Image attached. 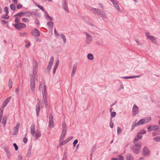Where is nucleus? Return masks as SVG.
I'll list each match as a JSON object with an SVG mask.
<instances>
[{"mask_svg":"<svg viewBox=\"0 0 160 160\" xmlns=\"http://www.w3.org/2000/svg\"><path fill=\"white\" fill-rule=\"evenodd\" d=\"M92 11L95 14L103 18H106L107 16L105 12L102 9H98L93 8H91Z\"/></svg>","mask_w":160,"mask_h":160,"instance_id":"1","label":"nucleus"},{"mask_svg":"<svg viewBox=\"0 0 160 160\" xmlns=\"http://www.w3.org/2000/svg\"><path fill=\"white\" fill-rule=\"evenodd\" d=\"M145 123V120L143 119H141L137 122L135 123H133L132 125V128L131 131H132L134 129L135 127H137L138 126L141 125Z\"/></svg>","mask_w":160,"mask_h":160,"instance_id":"2","label":"nucleus"},{"mask_svg":"<svg viewBox=\"0 0 160 160\" xmlns=\"http://www.w3.org/2000/svg\"><path fill=\"white\" fill-rule=\"evenodd\" d=\"M54 60V58L52 57L49 60V61L48 65L47 68V72L48 74H50V70L53 64Z\"/></svg>","mask_w":160,"mask_h":160,"instance_id":"3","label":"nucleus"},{"mask_svg":"<svg viewBox=\"0 0 160 160\" xmlns=\"http://www.w3.org/2000/svg\"><path fill=\"white\" fill-rule=\"evenodd\" d=\"M31 89L32 91H34L35 87V78L32 76H30Z\"/></svg>","mask_w":160,"mask_h":160,"instance_id":"4","label":"nucleus"},{"mask_svg":"<svg viewBox=\"0 0 160 160\" xmlns=\"http://www.w3.org/2000/svg\"><path fill=\"white\" fill-rule=\"evenodd\" d=\"M150 151L148 147L145 146L142 151V155L144 157H148L150 155Z\"/></svg>","mask_w":160,"mask_h":160,"instance_id":"5","label":"nucleus"},{"mask_svg":"<svg viewBox=\"0 0 160 160\" xmlns=\"http://www.w3.org/2000/svg\"><path fill=\"white\" fill-rule=\"evenodd\" d=\"M130 149L132 152L136 154L139 153L141 149L140 148L136 147L134 145H132L130 147Z\"/></svg>","mask_w":160,"mask_h":160,"instance_id":"6","label":"nucleus"},{"mask_svg":"<svg viewBox=\"0 0 160 160\" xmlns=\"http://www.w3.org/2000/svg\"><path fill=\"white\" fill-rule=\"evenodd\" d=\"M13 26L18 29H19L21 28H25L26 27V25L25 24L22 23L13 24Z\"/></svg>","mask_w":160,"mask_h":160,"instance_id":"7","label":"nucleus"},{"mask_svg":"<svg viewBox=\"0 0 160 160\" xmlns=\"http://www.w3.org/2000/svg\"><path fill=\"white\" fill-rule=\"evenodd\" d=\"M84 33H85L87 36V37L86 38V43L88 44H90L92 40V36L87 33L86 32H84Z\"/></svg>","mask_w":160,"mask_h":160,"instance_id":"8","label":"nucleus"},{"mask_svg":"<svg viewBox=\"0 0 160 160\" xmlns=\"http://www.w3.org/2000/svg\"><path fill=\"white\" fill-rule=\"evenodd\" d=\"M159 128V126L158 125L149 126L148 128V132H150L153 130H157Z\"/></svg>","mask_w":160,"mask_h":160,"instance_id":"9","label":"nucleus"},{"mask_svg":"<svg viewBox=\"0 0 160 160\" xmlns=\"http://www.w3.org/2000/svg\"><path fill=\"white\" fill-rule=\"evenodd\" d=\"M20 126V124L19 123H18L16 126L13 128V131L12 135H17L18 133V131Z\"/></svg>","mask_w":160,"mask_h":160,"instance_id":"10","label":"nucleus"},{"mask_svg":"<svg viewBox=\"0 0 160 160\" xmlns=\"http://www.w3.org/2000/svg\"><path fill=\"white\" fill-rule=\"evenodd\" d=\"M62 6L63 8L65 11L67 13H69V11L68 10V8L66 0H63V1L62 2Z\"/></svg>","mask_w":160,"mask_h":160,"instance_id":"11","label":"nucleus"},{"mask_svg":"<svg viewBox=\"0 0 160 160\" xmlns=\"http://www.w3.org/2000/svg\"><path fill=\"white\" fill-rule=\"evenodd\" d=\"M31 34L33 36L37 37L40 35L39 31L36 28H34L32 31Z\"/></svg>","mask_w":160,"mask_h":160,"instance_id":"12","label":"nucleus"},{"mask_svg":"<svg viewBox=\"0 0 160 160\" xmlns=\"http://www.w3.org/2000/svg\"><path fill=\"white\" fill-rule=\"evenodd\" d=\"M138 108L135 104H134L132 109V113L133 116L136 115L138 113Z\"/></svg>","mask_w":160,"mask_h":160,"instance_id":"13","label":"nucleus"},{"mask_svg":"<svg viewBox=\"0 0 160 160\" xmlns=\"http://www.w3.org/2000/svg\"><path fill=\"white\" fill-rule=\"evenodd\" d=\"M31 133L32 136L34 137L35 135V128L34 124L33 123L30 127Z\"/></svg>","mask_w":160,"mask_h":160,"instance_id":"14","label":"nucleus"},{"mask_svg":"<svg viewBox=\"0 0 160 160\" xmlns=\"http://www.w3.org/2000/svg\"><path fill=\"white\" fill-rule=\"evenodd\" d=\"M62 134L63 133H66L67 131V127L66 124L65 123V122H62Z\"/></svg>","mask_w":160,"mask_h":160,"instance_id":"15","label":"nucleus"},{"mask_svg":"<svg viewBox=\"0 0 160 160\" xmlns=\"http://www.w3.org/2000/svg\"><path fill=\"white\" fill-rule=\"evenodd\" d=\"M115 7V8L119 12H121L120 8L119 7L118 4V2L116 1H115L113 2L112 3Z\"/></svg>","mask_w":160,"mask_h":160,"instance_id":"16","label":"nucleus"},{"mask_svg":"<svg viewBox=\"0 0 160 160\" xmlns=\"http://www.w3.org/2000/svg\"><path fill=\"white\" fill-rule=\"evenodd\" d=\"M138 140L136 139H135L134 141V146H135L136 147H137L138 148H141V146L142 145V143L141 142L138 143L137 142L138 141Z\"/></svg>","mask_w":160,"mask_h":160,"instance_id":"17","label":"nucleus"},{"mask_svg":"<svg viewBox=\"0 0 160 160\" xmlns=\"http://www.w3.org/2000/svg\"><path fill=\"white\" fill-rule=\"evenodd\" d=\"M41 136L40 132L37 130L36 131V132L35 134V140L39 138Z\"/></svg>","mask_w":160,"mask_h":160,"instance_id":"18","label":"nucleus"},{"mask_svg":"<svg viewBox=\"0 0 160 160\" xmlns=\"http://www.w3.org/2000/svg\"><path fill=\"white\" fill-rule=\"evenodd\" d=\"M77 69V66L75 65H74L73 66V69L72 72V73L71 74V77H73L75 73L76 70Z\"/></svg>","mask_w":160,"mask_h":160,"instance_id":"19","label":"nucleus"},{"mask_svg":"<svg viewBox=\"0 0 160 160\" xmlns=\"http://www.w3.org/2000/svg\"><path fill=\"white\" fill-rule=\"evenodd\" d=\"M36 112L37 116H39V112H40V106L39 104L36 106Z\"/></svg>","mask_w":160,"mask_h":160,"instance_id":"20","label":"nucleus"},{"mask_svg":"<svg viewBox=\"0 0 160 160\" xmlns=\"http://www.w3.org/2000/svg\"><path fill=\"white\" fill-rule=\"evenodd\" d=\"M54 23L53 22L51 21H48L47 23V25L48 27L52 29Z\"/></svg>","mask_w":160,"mask_h":160,"instance_id":"21","label":"nucleus"},{"mask_svg":"<svg viewBox=\"0 0 160 160\" xmlns=\"http://www.w3.org/2000/svg\"><path fill=\"white\" fill-rule=\"evenodd\" d=\"M46 85H44V89L42 91L43 98L44 97V96L45 97H47L46 95L47 94V92H46Z\"/></svg>","mask_w":160,"mask_h":160,"instance_id":"22","label":"nucleus"},{"mask_svg":"<svg viewBox=\"0 0 160 160\" xmlns=\"http://www.w3.org/2000/svg\"><path fill=\"white\" fill-rule=\"evenodd\" d=\"M7 120V117L5 116H4L2 119V124L4 127L6 124Z\"/></svg>","mask_w":160,"mask_h":160,"instance_id":"23","label":"nucleus"},{"mask_svg":"<svg viewBox=\"0 0 160 160\" xmlns=\"http://www.w3.org/2000/svg\"><path fill=\"white\" fill-rule=\"evenodd\" d=\"M149 38L153 43H156V38L155 37L151 36Z\"/></svg>","mask_w":160,"mask_h":160,"instance_id":"24","label":"nucleus"},{"mask_svg":"<svg viewBox=\"0 0 160 160\" xmlns=\"http://www.w3.org/2000/svg\"><path fill=\"white\" fill-rule=\"evenodd\" d=\"M37 69L33 68L32 74L30 75V76H32L34 78H36V76L37 75Z\"/></svg>","mask_w":160,"mask_h":160,"instance_id":"25","label":"nucleus"},{"mask_svg":"<svg viewBox=\"0 0 160 160\" xmlns=\"http://www.w3.org/2000/svg\"><path fill=\"white\" fill-rule=\"evenodd\" d=\"M44 13L46 14V15H45V17L46 18V19H47V18H48L49 20L50 21H52V18L51 17L49 16V15H48V13H47V12L46 11H45Z\"/></svg>","mask_w":160,"mask_h":160,"instance_id":"26","label":"nucleus"},{"mask_svg":"<svg viewBox=\"0 0 160 160\" xmlns=\"http://www.w3.org/2000/svg\"><path fill=\"white\" fill-rule=\"evenodd\" d=\"M142 138V135L140 132L138 133L137 136L135 139H136L138 140L141 139Z\"/></svg>","mask_w":160,"mask_h":160,"instance_id":"27","label":"nucleus"},{"mask_svg":"<svg viewBox=\"0 0 160 160\" xmlns=\"http://www.w3.org/2000/svg\"><path fill=\"white\" fill-rule=\"evenodd\" d=\"M143 119L145 120V123H146L151 121V118L150 117H148Z\"/></svg>","mask_w":160,"mask_h":160,"instance_id":"28","label":"nucleus"},{"mask_svg":"<svg viewBox=\"0 0 160 160\" xmlns=\"http://www.w3.org/2000/svg\"><path fill=\"white\" fill-rule=\"evenodd\" d=\"M87 57L88 59L89 60H92L94 58L93 56L91 53L88 54V55Z\"/></svg>","mask_w":160,"mask_h":160,"instance_id":"29","label":"nucleus"},{"mask_svg":"<svg viewBox=\"0 0 160 160\" xmlns=\"http://www.w3.org/2000/svg\"><path fill=\"white\" fill-rule=\"evenodd\" d=\"M49 126L51 128H52L54 127V122L53 121H49Z\"/></svg>","mask_w":160,"mask_h":160,"instance_id":"30","label":"nucleus"},{"mask_svg":"<svg viewBox=\"0 0 160 160\" xmlns=\"http://www.w3.org/2000/svg\"><path fill=\"white\" fill-rule=\"evenodd\" d=\"M12 84L13 82L11 79H9V82L8 83V86L9 87V88H11L12 87Z\"/></svg>","mask_w":160,"mask_h":160,"instance_id":"31","label":"nucleus"},{"mask_svg":"<svg viewBox=\"0 0 160 160\" xmlns=\"http://www.w3.org/2000/svg\"><path fill=\"white\" fill-rule=\"evenodd\" d=\"M10 8L13 11H15L16 10L15 6L13 4H12L10 5Z\"/></svg>","mask_w":160,"mask_h":160,"instance_id":"32","label":"nucleus"},{"mask_svg":"<svg viewBox=\"0 0 160 160\" xmlns=\"http://www.w3.org/2000/svg\"><path fill=\"white\" fill-rule=\"evenodd\" d=\"M61 37L63 40V42H64V43H66V39L65 35L62 34L61 35Z\"/></svg>","mask_w":160,"mask_h":160,"instance_id":"33","label":"nucleus"},{"mask_svg":"<svg viewBox=\"0 0 160 160\" xmlns=\"http://www.w3.org/2000/svg\"><path fill=\"white\" fill-rule=\"evenodd\" d=\"M9 18V16L8 14H6L5 15H3L1 17V18L4 19H8Z\"/></svg>","mask_w":160,"mask_h":160,"instance_id":"34","label":"nucleus"},{"mask_svg":"<svg viewBox=\"0 0 160 160\" xmlns=\"http://www.w3.org/2000/svg\"><path fill=\"white\" fill-rule=\"evenodd\" d=\"M31 148H28V152H27V156L28 157H29L31 155Z\"/></svg>","mask_w":160,"mask_h":160,"instance_id":"35","label":"nucleus"},{"mask_svg":"<svg viewBox=\"0 0 160 160\" xmlns=\"http://www.w3.org/2000/svg\"><path fill=\"white\" fill-rule=\"evenodd\" d=\"M116 112H112L111 114V120H112V118L115 117L116 115Z\"/></svg>","mask_w":160,"mask_h":160,"instance_id":"36","label":"nucleus"},{"mask_svg":"<svg viewBox=\"0 0 160 160\" xmlns=\"http://www.w3.org/2000/svg\"><path fill=\"white\" fill-rule=\"evenodd\" d=\"M8 8L7 7H5L4 9V11L5 12L6 14H8L9 13Z\"/></svg>","mask_w":160,"mask_h":160,"instance_id":"37","label":"nucleus"},{"mask_svg":"<svg viewBox=\"0 0 160 160\" xmlns=\"http://www.w3.org/2000/svg\"><path fill=\"white\" fill-rule=\"evenodd\" d=\"M154 140L157 142H159L160 141V137L157 136L153 138Z\"/></svg>","mask_w":160,"mask_h":160,"instance_id":"38","label":"nucleus"},{"mask_svg":"<svg viewBox=\"0 0 160 160\" xmlns=\"http://www.w3.org/2000/svg\"><path fill=\"white\" fill-rule=\"evenodd\" d=\"M68 142H67V141L66 140H64L62 141L60 143L59 145L60 146H62V145H63L65 144H66V143H67Z\"/></svg>","mask_w":160,"mask_h":160,"instance_id":"39","label":"nucleus"},{"mask_svg":"<svg viewBox=\"0 0 160 160\" xmlns=\"http://www.w3.org/2000/svg\"><path fill=\"white\" fill-rule=\"evenodd\" d=\"M19 17H22L25 14V13L23 12H20L17 13Z\"/></svg>","mask_w":160,"mask_h":160,"instance_id":"40","label":"nucleus"},{"mask_svg":"<svg viewBox=\"0 0 160 160\" xmlns=\"http://www.w3.org/2000/svg\"><path fill=\"white\" fill-rule=\"evenodd\" d=\"M25 16L28 17H30L31 15H32V13L31 12H27L25 13Z\"/></svg>","mask_w":160,"mask_h":160,"instance_id":"41","label":"nucleus"},{"mask_svg":"<svg viewBox=\"0 0 160 160\" xmlns=\"http://www.w3.org/2000/svg\"><path fill=\"white\" fill-rule=\"evenodd\" d=\"M66 134H65V133H63V134L62 133V135H61V137H60V141H61L63 140L64 139Z\"/></svg>","mask_w":160,"mask_h":160,"instance_id":"42","label":"nucleus"},{"mask_svg":"<svg viewBox=\"0 0 160 160\" xmlns=\"http://www.w3.org/2000/svg\"><path fill=\"white\" fill-rule=\"evenodd\" d=\"M43 100L44 101V104H45V105L46 106H47L48 105V101L47 100V97H45L44 96V97L43 98Z\"/></svg>","mask_w":160,"mask_h":160,"instance_id":"43","label":"nucleus"},{"mask_svg":"<svg viewBox=\"0 0 160 160\" xmlns=\"http://www.w3.org/2000/svg\"><path fill=\"white\" fill-rule=\"evenodd\" d=\"M6 153L7 156L8 157V158H10L11 156L10 151H7V152H6Z\"/></svg>","mask_w":160,"mask_h":160,"instance_id":"44","label":"nucleus"},{"mask_svg":"<svg viewBox=\"0 0 160 160\" xmlns=\"http://www.w3.org/2000/svg\"><path fill=\"white\" fill-rule=\"evenodd\" d=\"M126 156L127 157V160H130L131 157L132 156V155L131 154H127Z\"/></svg>","mask_w":160,"mask_h":160,"instance_id":"45","label":"nucleus"},{"mask_svg":"<svg viewBox=\"0 0 160 160\" xmlns=\"http://www.w3.org/2000/svg\"><path fill=\"white\" fill-rule=\"evenodd\" d=\"M49 121H53V118L52 114L51 113H50L49 116Z\"/></svg>","mask_w":160,"mask_h":160,"instance_id":"46","label":"nucleus"},{"mask_svg":"<svg viewBox=\"0 0 160 160\" xmlns=\"http://www.w3.org/2000/svg\"><path fill=\"white\" fill-rule=\"evenodd\" d=\"M121 129L120 127H118L117 128V134H119L121 132Z\"/></svg>","mask_w":160,"mask_h":160,"instance_id":"47","label":"nucleus"},{"mask_svg":"<svg viewBox=\"0 0 160 160\" xmlns=\"http://www.w3.org/2000/svg\"><path fill=\"white\" fill-rule=\"evenodd\" d=\"M4 150H5V152H7V151H9V148L8 147V146H5L4 147Z\"/></svg>","mask_w":160,"mask_h":160,"instance_id":"48","label":"nucleus"},{"mask_svg":"<svg viewBox=\"0 0 160 160\" xmlns=\"http://www.w3.org/2000/svg\"><path fill=\"white\" fill-rule=\"evenodd\" d=\"M78 142V140L77 139H75L73 142V146L75 147L76 145L77 144Z\"/></svg>","mask_w":160,"mask_h":160,"instance_id":"49","label":"nucleus"},{"mask_svg":"<svg viewBox=\"0 0 160 160\" xmlns=\"http://www.w3.org/2000/svg\"><path fill=\"white\" fill-rule=\"evenodd\" d=\"M13 146L15 148V149L16 151H17L18 149V147L16 143H14Z\"/></svg>","mask_w":160,"mask_h":160,"instance_id":"50","label":"nucleus"},{"mask_svg":"<svg viewBox=\"0 0 160 160\" xmlns=\"http://www.w3.org/2000/svg\"><path fill=\"white\" fill-rule=\"evenodd\" d=\"M22 5L21 4H18L17 6V8L18 9H19L22 8Z\"/></svg>","mask_w":160,"mask_h":160,"instance_id":"51","label":"nucleus"},{"mask_svg":"<svg viewBox=\"0 0 160 160\" xmlns=\"http://www.w3.org/2000/svg\"><path fill=\"white\" fill-rule=\"evenodd\" d=\"M34 64V65L33 68L37 69V68L38 67V63H37V61H35V63Z\"/></svg>","mask_w":160,"mask_h":160,"instance_id":"52","label":"nucleus"},{"mask_svg":"<svg viewBox=\"0 0 160 160\" xmlns=\"http://www.w3.org/2000/svg\"><path fill=\"white\" fill-rule=\"evenodd\" d=\"M38 7L41 10H42V11L44 12V8H43V7L42 6H41L39 5H38Z\"/></svg>","mask_w":160,"mask_h":160,"instance_id":"53","label":"nucleus"},{"mask_svg":"<svg viewBox=\"0 0 160 160\" xmlns=\"http://www.w3.org/2000/svg\"><path fill=\"white\" fill-rule=\"evenodd\" d=\"M110 126L111 128H112L113 126V123L112 122V120H111V121L110 122Z\"/></svg>","mask_w":160,"mask_h":160,"instance_id":"54","label":"nucleus"},{"mask_svg":"<svg viewBox=\"0 0 160 160\" xmlns=\"http://www.w3.org/2000/svg\"><path fill=\"white\" fill-rule=\"evenodd\" d=\"M57 68L58 67H57L56 66H54V67H53V75L55 73L56 69H57Z\"/></svg>","mask_w":160,"mask_h":160,"instance_id":"55","label":"nucleus"},{"mask_svg":"<svg viewBox=\"0 0 160 160\" xmlns=\"http://www.w3.org/2000/svg\"><path fill=\"white\" fill-rule=\"evenodd\" d=\"M20 18H16L15 20V22L17 24L19 23Z\"/></svg>","mask_w":160,"mask_h":160,"instance_id":"56","label":"nucleus"},{"mask_svg":"<svg viewBox=\"0 0 160 160\" xmlns=\"http://www.w3.org/2000/svg\"><path fill=\"white\" fill-rule=\"evenodd\" d=\"M73 137L71 136V137H70L68 138H67L66 140L67 141V142H68L69 141H70V140H71L73 138Z\"/></svg>","mask_w":160,"mask_h":160,"instance_id":"57","label":"nucleus"},{"mask_svg":"<svg viewBox=\"0 0 160 160\" xmlns=\"http://www.w3.org/2000/svg\"><path fill=\"white\" fill-rule=\"evenodd\" d=\"M22 20L25 22H28L29 20L25 18H22Z\"/></svg>","mask_w":160,"mask_h":160,"instance_id":"58","label":"nucleus"},{"mask_svg":"<svg viewBox=\"0 0 160 160\" xmlns=\"http://www.w3.org/2000/svg\"><path fill=\"white\" fill-rule=\"evenodd\" d=\"M124 158L121 155H119L118 157V160H123Z\"/></svg>","mask_w":160,"mask_h":160,"instance_id":"59","label":"nucleus"},{"mask_svg":"<svg viewBox=\"0 0 160 160\" xmlns=\"http://www.w3.org/2000/svg\"><path fill=\"white\" fill-rule=\"evenodd\" d=\"M31 43L30 42H29L28 43L25 45V47L26 48H28L30 45Z\"/></svg>","mask_w":160,"mask_h":160,"instance_id":"60","label":"nucleus"},{"mask_svg":"<svg viewBox=\"0 0 160 160\" xmlns=\"http://www.w3.org/2000/svg\"><path fill=\"white\" fill-rule=\"evenodd\" d=\"M23 141L24 143H26L28 141V139L24 137L23 139Z\"/></svg>","mask_w":160,"mask_h":160,"instance_id":"61","label":"nucleus"},{"mask_svg":"<svg viewBox=\"0 0 160 160\" xmlns=\"http://www.w3.org/2000/svg\"><path fill=\"white\" fill-rule=\"evenodd\" d=\"M8 103L5 100L3 104V105L2 106V107L4 108L5 107H6V106L7 105V104H8Z\"/></svg>","mask_w":160,"mask_h":160,"instance_id":"62","label":"nucleus"},{"mask_svg":"<svg viewBox=\"0 0 160 160\" xmlns=\"http://www.w3.org/2000/svg\"><path fill=\"white\" fill-rule=\"evenodd\" d=\"M54 34L56 36H59V34L58 33L56 29H54Z\"/></svg>","mask_w":160,"mask_h":160,"instance_id":"63","label":"nucleus"},{"mask_svg":"<svg viewBox=\"0 0 160 160\" xmlns=\"http://www.w3.org/2000/svg\"><path fill=\"white\" fill-rule=\"evenodd\" d=\"M59 60H58L57 61V62L55 64V65H54L55 66H56L57 67H58V66L59 64Z\"/></svg>","mask_w":160,"mask_h":160,"instance_id":"64","label":"nucleus"}]
</instances>
